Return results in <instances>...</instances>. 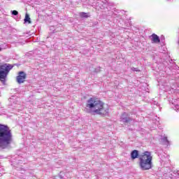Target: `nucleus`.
<instances>
[{
    "instance_id": "1",
    "label": "nucleus",
    "mask_w": 179,
    "mask_h": 179,
    "mask_svg": "<svg viewBox=\"0 0 179 179\" xmlns=\"http://www.w3.org/2000/svg\"><path fill=\"white\" fill-rule=\"evenodd\" d=\"M86 108L90 114H97L98 115H106L110 110L108 105L97 98H90L87 101Z\"/></svg>"
},
{
    "instance_id": "2",
    "label": "nucleus",
    "mask_w": 179,
    "mask_h": 179,
    "mask_svg": "<svg viewBox=\"0 0 179 179\" xmlns=\"http://www.w3.org/2000/svg\"><path fill=\"white\" fill-rule=\"evenodd\" d=\"M12 143V130L9 127L0 124V148L6 149Z\"/></svg>"
},
{
    "instance_id": "3",
    "label": "nucleus",
    "mask_w": 179,
    "mask_h": 179,
    "mask_svg": "<svg viewBox=\"0 0 179 179\" xmlns=\"http://www.w3.org/2000/svg\"><path fill=\"white\" fill-rule=\"evenodd\" d=\"M152 160H153V156L152 153L148 151L144 152L141 155L138 157V164L141 170H150L152 169Z\"/></svg>"
},
{
    "instance_id": "4",
    "label": "nucleus",
    "mask_w": 179,
    "mask_h": 179,
    "mask_svg": "<svg viewBox=\"0 0 179 179\" xmlns=\"http://www.w3.org/2000/svg\"><path fill=\"white\" fill-rule=\"evenodd\" d=\"M12 69V66L10 64H0V81L4 83L6 80V76L8 73Z\"/></svg>"
},
{
    "instance_id": "5",
    "label": "nucleus",
    "mask_w": 179,
    "mask_h": 179,
    "mask_svg": "<svg viewBox=\"0 0 179 179\" xmlns=\"http://www.w3.org/2000/svg\"><path fill=\"white\" fill-rule=\"evenodd\" d=\"M27 78V74H26V73L24 71H20L16 77V81L19 85H21V83H24V82H26Z\"/></svg>"
},
{
    "instance_id": "6",
    "label": "nucleus",
    "mask_w": 179,
    "mask_h": 179,
    "mask_svg": "<svg viewBox=\"0 0 179 179\" xmlns=\"http://www.w3.org/2000/svg\"><path fill=\"white\" fill-rule=\"evenodd\" d=\"M128 115H129L127 113H122V117H121V121L126 124L128 122H131V121H132V118L127 117H128Z\"/></svg>"
},
{
    "instance_id": "7",
    "label": "nucleus",
    "mask_w": 179,
    "mask_h": 179,
    "mask_svg": "<svg viewBox=\"0 0 179 179\" xmlns=\"http://www.w3.org/2000/svg\"><path fill=\"white\" fill-rule=\"evenodd\" d=\"M151 41H152V43L158 44L159 43H160V38H159V36H157V34H152L151 35Z\"/></svg>"
},
{
    "instance_id": "8",
    "label": "nucleus",
    "mask_w": 179,
    "mask_h": 179,
    "mask_svg": "<svg viewBox=\"0 0 179 179\" xmlns=\"http://www.w3.org/2000/svg\"><path fill=\"white\" fill-rule=\"evenodd\" d=\"M139 157V151L134 150L131 152V160H135V159H138Z\"/></svg>"
},
{
    "instance_id": "9",
    "label": "nucleus",
    "mask_w": 179,
    "mask_h": 179,
    "mask_svg": "<svg viewBox=\"0 0 179 179\" xmlns=\"http://www.w3.org/2000/svg\"><path fill=\"white\" fill-rule=\"evenodd\" d=\"M24 22L25 23H31V21L30 20V17L29 16V14L25 15V18H24Z\"/></svg>"
},
{
    "instance_id": "10",
    "label": "nucleus",
    "mask_w": 179,
    "mask_h": 179,
    "mask_svg": "<svg viewBox=\"0 0 179 179\" xmlns=\"http://www.w3.org/2000/svg\"><path fill=\"white\" fill-rule=\"evenodd\" d=\"M80 17H85V19H87V17H89V15H87V13L84 12L80 13Z\"/></svg>"
},
{
    "instance_id": "11",
    "label": "nucleus",
    "mask_w": 179,
    "mask_h": 179,
    "mask_svg": "<svg viewBox=\"0 0 179 179\" xmlns=\"http://www.w3.org/2000/svg\"><path fill=\"white\" fill-rule=\"evenodd\" d=\"M12 15L14 16H17L19 15V12H17L16 10H13Z\"/></svg>"
},
{
    "instance_id": "12",
    "label": "nucleus",
    "mask_w": 179,
    "mask_h": 179,
    "mask_svg": "<svg viewBox=\"0 0 179 179\" xmlns=\"http://www.w3.org/2000/svg\"><path fill=\"white\" fill-rule=\"evenodd\" d=\"M164 142H166V143H169V138L167 137H164Z\"/></svg>"
},
{
    "instance_id": "13",
    "label": "nucleus",
    "mask_w": 179,
    "mask_h": 179,
    "mask_svg": "<svg viewBox=\"0 0 179 179\" xmlns=\"http://www.w3.org/2000/svg\"><path fill=\"white\" fill-rule=\"evenodd\" d=\"M0 51H2V48H1V47H0Z\"/></svg>"
}]
</instances>
